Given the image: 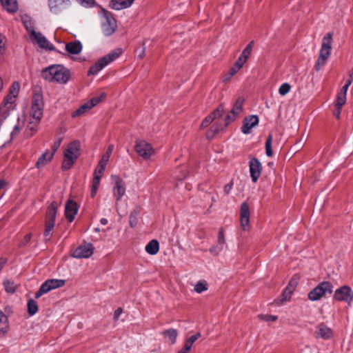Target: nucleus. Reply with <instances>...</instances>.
Masks as SVG:
<instances>
[{
  "label": "nucleus",
  "mask_w": 353,
  "mask_h": 353,
  "mask_svg": "<svg viewBox=\"0 0 353 353\" xmlns=\"http://www.w3.org/2000/svg\"><path fill=\"white\" fill-rule=\"evenodd\" d=\"M42 77L50 82L65 84L70 79V70L62 65H52L43 69Z\"/></svg>",
  "instance_id": "nucleus-3"
},
{
  "label": "nucleus",
  "mask_w": 353,
  "mask_h": 353,
  "mask_svg": "<svg viewBox=\"0 0 353 353\" xmlns=\"http://www.w3.org/2000/svg\"><path fill=\"white\" fill-rule=\"evenodd\" d=\"M351 84L350 83V82H346V83L343 86V88H341V90L339 93H341V94H347V90H348V88L349 86Z\"/></svg>",
  "instance_id": "nucleus-55"
},
{
  "label": "nucleus",
  "mask_w": 353,
  "mask_h": 353,
  "mask_svg": "<svg viewBox=\"0 0 353 353\" xmlns=\"http://www.w3.org/2000/svg\"><path fill=\"white\" fill-rule=\"evenodd\" d=\"M134 1V0H112L110 6L114 10H120L130 7Z\"/></svg>",
  "instance_id": "nucleus-23"
},
{
  "label": "nucleus",
  "mask_w": 353,
  "mask_h": 353,
  "mask_svg": "<svg viewBox=\"0 0 353 353\" xmlns=\"http://www.w3.org/2000/svg\"><path fill=\"white\" fill-rule=\"evenodd\" d=\"M19 84L17 82H14L10 91V94L17 96L19 92Z\"/></svg>",
  "instance_id": "nucleus-50"
},
{
  "label": "nucleus",
  "mask_w": 353,
  "mask_h": 353,
  "mask_svg": "<svg viewBox=\"0 0 353 353\" xmlns=\"http://www.w3.org/2000/svg\"><path fill=\"white\" fill-rule=\"evenodd\" d=\"M130 224L131 227H134L135 225L137 224L136 217L134 216L132 214H131L130 216Z\"/></svg>",
  "instance_id": "nucleus-57"
},
{
  "label": "nucleus",
  "mask_w": 353,
  "mask_h": 353,
  "mask_svg": "<svg viewBox=\"0 0 353 353\" xmlns=\"http://www.w3.org/2000/svg\"><path fill=\"white\" fill-rule=\"evenodd\" d=\"M65 283L63 279H48L42 283L39 290L35 294V298L39 299L43 294L49 292L50 291L63 287Z\"/></svg>",
  "instance_id": "nucleus-8"
},
{
  "label": "nucleus",
  "mask_w": 353,
  "mask_h": 353,
  "mask_svg": "<svg viewBox=\"0 0 353 353\" xmlns=\"http://www.w3.org/2000/svg\"><path fill=\"white\" fill-rule=\"evenodd\" d=\"M31 39L36 41L40 48L53 50V46L46 39V38L41 33L37 32H32V34L30 36Z\"/></svg>",
  "instance_id": "nucleus-19"
},
{
  "label": "nucleus",
  "mask_w": 353,
  "mask_h": 353,
  "mask_svg": "<svg viewBox=\"0 0 353 353\" xmlns=\"http://www.w3.org/2000/svg\"><path fill=\"white\" fill-rule=\"evenodd\" d=\"M224 107L223 105H220L214 110L211 114L207 116L202 121L201 124V128H205L208 127L214 120H221L224 113Z\"/></svg>",
  "instance_id": "nucleus-15"
},
{
  "label": "nucleus",
  "mask_w": 353,
  "mask_h": 353,
  "mask_svg": "<svg viewBox=\"0 0 353 353\" xmlns=\"http://www.w3.org/2000/svg\"><path fill=\"white\" fill-rule=\"evenodd\" d=\"M243 103L244 99L241 97H238L230 112L223 119L216 121L212 125L207 132V137L208 139L212 138L216 134L223 131L230 123L233 122L242 112Z\"/></svg>",
  "instance_id": "nucleus-2"
},
{
  "label": "nucleus",
  "mask_w": 353,
  "mask_h": 353,
  "mask_svg": "<svg viewBox=\"0 0 353 353\" xmlns=\"http://www.w3.org/2000/svg\"><path fill=\"white\" fill-rule=\"evenodd\" d=\"M23 22L24 26L30 34V36L32 34V32H35L34 29V24L31 19H28V17H23Z\"/></svg>",
  "instance_id": "nucleus-42"
},
{
  "label": "nucleus",
  "mask_w": 353,
  "mask_h": 353,
  "mask_svg": "<svg viewBox=\"0 0 353 353\" xmlns=\"http://www.w3.org/2000/svg\"><path fill=\"white\" fill-rule=\"evenodd\" d=\"M333 299L350 305L353 301V291L347 285L341 286L334 291Z\"/></svg>",
  "instance_id": "nucleus-9"
},
{
  "label": "nucleus",
  "mask_w": 353,
  "mask_h": 353,
  "mask_svg": "<svg viewBox=\"0 0 353 353\" xmlns=\"http://www.w3.org/2000/svg\"><path fill=\"white\" fill-rule=\"evenodd\" d=\"M101 179V178L99 177L98 176H94V177H93L92 185H91V193H90V196L92 198L94 197L95 195L97 194L98 188L100 185Z\"/></svg>",
  "instance_id": "nucleus-39"
},
{
  "label": "nucleus",
  "mask_w": 353,
  "mask_h": 353,
  "mask_svg": "<svg viewBox=\"0 0 353 353\" xmlns=\"http://www.w3.org/2000/svg\"><path fill=\"white\" fill-rule=\"evenodd\" d=\"M341 114V109L337 108V111L334 113L336 118L339 119Z\"/></svg>",
  "instance_id": "nucleus-61"
},
{
  "label": "nucleus",
  "mask_w": 353,
  "mask_h": 353,
  "mask_svg": "<svg viewBox=\"0 0 353 353\" xmlns=\"http://www.w3.org/2000/svg\"><path fill=\"white\" fill-rule=\"evenodd\" d=\"M76 1L85 8L93 7L95 4L94 0H76Z\"/></svg>",
  "instance_id": "nucleus-47"
},
{
  "label": "nucleus",
  "mask_w": 353,
  "mask_h": 353,
  "mask_svg": "<svg viewBox=\"0 0 353 353\" xmlns=\"http://www.w3.org/2000/svg\"><path fill=\"white\" fill-rule=\"evenodd\" d=\"M208 290V283L205 280L199 281L194 287V290L198 293L201 294L205 291Z\"/></svg>",
  "instance_id": "nucleus-38"
},
{
  "label": "nucleus",
  "mask_w": 353,
  "mask_h": 353,
  "mask_svg": "<svg viewBox=\"0 0 353 353\" xmlns=\"http://www.w3.org/2000/svg\"><path fill=\"white\" fill-rule=\"evenodd\" d=\"M31 239V234H28L25 236V241L28 242Z\"/></svg>",
  "instance_id": "nucleus-60"
},
{
  "label": "nucleus",
  "mask_w": 353,
  "mask_h": 353,
  "mask_svg": "<svg viewBox=\"0 0 353 353\" xmlns=\"http://www.w3.org/2000/svg\"><path fill=\"white\" fill-rule=\"evenodd\" d=\"M55 222L51 221H46L45 230H44V238L46 241H48L52 235V230L54 227Z\"/></svg>",
  "instance_id": "nucleus-35"
},
{
  "label": "nucleus",
  "mask_w": 353,
  "mask_h": 353,
  "mask_svg": "<svg viewBox=\"0 0 353 353\" xmlns=\"http://www.w3.org/2000/svg\"><path fill=\"white\" fill-rule=\"evenodd\" d=\"M5 184V181H0V190L1 189V188L3 186V185Z\"/></svg>",
  "instance_id": "nucleus-64"
},
{
  "label": "nucleus",
  "mask_w": 353,
  "mask_h": 353,
  "mask_svg": "<svg viewBox=\"0 0 353 353\" xmlns=\"http://www.w3.org/2000/svg\"><path fill=\"white\" fill-rule=\"evenodd\" d=\"M240 222L243 230L247 231L250 228V209L248 203L244 202L241 205Z\"/></svg>",
  "instance_id": "nucleus-16"
},
{
  "label": "nucleus",
  "mask_w": 353,
  "mask_h": 353,
  "mask_svg": "<svg viewBox=\"0 0 353 353\" xmlns=\"http://www.w3.org/2000/svg\"><path fill=\"white\" fill-rule=\"evenodd\" d=\"M145 252L150 254L154 255L158 253L159 250V243L157 240L150 241L145 248Z\"/></svg>",
  "instance_id": "nucleus-30"
},
{
  "label": "nucleus",
  "mask_w": 353,
  "mask_h": 353,
  "mask_svg": "<svg viewBox=\"0 0 353 353\" xmlns=\"http://www.w3.org/2000/svg\"><path fill=\"white\" fill-rule=\"evenodd\" d=\"M122 312H123V310H122V309H121V308H120V307H119V308H118V309H117V310L114 311V319L115 321H117V320L119 318V316H121V314H122Z\"/></svg>",
  "instance_id": "nucleus-54"
},
{
  "label": "nucleus",
  "mask_w": 353,
  "mask_h": 353,
  "mask_svg": "<svg viewBox=\"0 0 353 353\" xmlns=\"http://www.w3.org/2000/svg\"><path fill=\"white\" fill-rule=\"evenodd\" d=\"M314 335L316 339L330 340L333 337L334 332L332 328L324 323H321L316 327Z\"/></svg>",
  "instance_id": "nucleus-13"
},
{
  "label": "nucleus",
  "mask_w": 353,
  "mask_h": 353,
  "mask_svg": "<svg viewBox=\"0 0 353 353\" xmlns=\"http://www.w3.org/2000/svg\"><path fill=\"white\" fill-rule=\"evenodd\" d=\"M101 27L103 34L108 37L112 34L117 28V22L112 14L105 10L100 12Z\"/></svg>",
  "instance_id": "nucleus-6"
},
{
  "label": "nucleus",
  "mask_w": 353,
  "mask_h": 353,
  "mask_svg": "<svg viewBox=\"0 0 353 353\" xmlns=\"http://www.w3.org/2000/svg\"><path fill=\"white\" fill-rule=\"evenodd\" d=\"M232 187H233L232 181H230V183L225 185V186L223 188V190H224L225 193L228 194L230 192V191L232 190Z\"/></svg>",
  "instance_id": "nucleus-52"
},
{
  "label": "nucleus",
  "mask_w": 353,
  "mask_h": 353,
  "mask_svg": "<svg viewBox=\"0 0 353 353\" xmlns=\"http://www.w3.org/2000/svg\"><path fill=\"white\" fill-rule=\"evenodd\" d=\"M332 291L333 285L331 283L322 282L308 294V299L312 301H318L327 294H331Z\"/></svg>",
  "instance_id": "nucleus-7"
},
{
  "label": "nucleus",
  "mask_w": 353,
  "mask_h": 353,
  "mask_svg": "<svg viewBox=\"0 0 353 353\" xmlns=\"http://www.w3.org/2000/svg\"><path fill=\"white\" fill-rule=\"evenodd\" d=\"M3 7L10 12H15L18 6L17 0H0Z\"/></svg>",
  "instance_id": "nucleus-32"
},
{
  "label": "nucleus",
  "mask_w": 353,
  "mask_h": 353,
  "mask_svg": "<svg viewBox=\"0 0 353 353\" xmlns=\"http://www.w3.org/2000/svg\"><path fill=\"white\" fill-rule=\"evenodd\" d=\"M80 147L81 145L79 141H74L68 144L63 154L64 159L62 163L63 170L70 169L74 163L80 155Z\"/></svg>",
  "instance_id": "nucleus-5"
},
{
  "label": "nucleus",
  "mask_w": 353,
  "mask_h": 353,
  "mask_svg": "<svg viewBox=\"0 0 353 353\" xmlns=\"http://www.w3.org/2000/svg\"><path fill=\"white\" fill-rule=\"evenodd\" d=\"M61 142H62L61 137L59 138L57 141H54L53 146H52V152H54V154L55 153V152L57 150V149L61 145Z\"/></svg>",
  "instance_id": "nucleus-51"
},
{
  "label": "nucleus",
  "mask_w": 353,
  "mask_h": 353,
  "mask_svg": "<svg viewBox=\"0 0 353 353\" xmlns=\"http://www.w3.org/2000/svg\"><path fill=\"white\" fill-rule=\"evenodd\" d=\"M352 81H353V68H352V72L350 74L349 79L347 81V82H350V83L351 84L352 83Z\"/></svg>",
  "instance_id": "nucleus-58"
},
{
  "label": "nucleus",
  "mask_w": 353,
  "mask_h": 353,
  "mask_svg": "<svg viewBox=\"0 0 353 353\" xmlns=\"http://www.w3.org/2000/svg\"><path fill=\"white\" fill-rule=\"evenodd\" d=\"M100 222H101V223L102 225H106V224L108 223V219H105V218H102V219H101Z\"/></svg>",
  "instance_id": "nucleus-59"
},
{
  "label": "nucleus",
  "mask_w": 353,
  "mask_h": 353,
  "mask_svg": "<svg viewBox=\"0 0 353 353\" xmlns=\"http://www.w3.org/2000/svg\"><path fill=\"white\" fill-rule=\"evenodd\" d=\"M272 134H269L265 142V154L268 157H272L273 155V152L272 150Z\"/></svg>",
  "instance_id": "nucleus-41"
},
{
  "label": "nucleus",
  "mask_w": 353,
  "mask_h": 353,
  "mask_svg": "<svg viewBox=\"0 0 353 353\" xmlns=\"http://www.w3.org/2000/svg\"><path fill=\"white\" fill-rule=\"evenodd\" d=\"M163 335L166 339V341L170 344L173 345L176 343V338L178 336V332L175 329H170L165 330L163 332Z\"/></svg>",
  "instance_id": "nucleus-34"
},
{
  "label": "nucleus",
  "mask_w": 353,
  "mask_h": 353,
  "mask_svg": "<svg viewBox=\"0 0 353 353\" xmlns=\"http://www.w3.org/2000/svg\"><path fill=\"white\" fill-rule=\"evenodd\" d=\"M113 195L117 201H119L125 194L126 187L125 181L118 176L112 175Z\"/></svg>",
  "instance_id": "nucleus-10"
},
{
  "label": "nucleus",
  "mask_w": 353,
  "mask_h": 353,
  "mask_svg": "<svg viewBox=\"0 0 353 353\" xmlns=\"http://www.w3.org/2000/svg\"><path fill=\"white\" fill-rule=\"evenodd\" d=\"M8 316L0 310V336H4L9 330Z\"/></svg>",
  "instance_id": "nucleus-26"
},
{
  "label": "nucleus",
  "mask_w": 353,
  "mask_h": 353,
  "mask_svg": "<svg viewBox=\"0 0 353 353\" xmlns=\"http://www.w3.org/2000/svg\"><path fill=\"white\" fill-rule=\"evenodd\" d=\"M296 288L295 283L290 281L282 293L279 299L277 300L279 304H282L283 302L289 301L291 298L292 293Z\"/></svg>",
  "instance_id": "nucleus-22"
},
{
  "label": "nucleus",
  "mask_w": 353,
  "mask_h": 353,
  "mask_svg": "<svg viewBox=\"0 0 353 353\" xmlns=\"http://www.w3.org/2000/svg\"><path fill=\"white\" fill-rule=\"evenodd\" d=\"M78 209L79 207L75 201L72 200L67 201L65 206V215L69 222L73 221L78 212Z\"/></svg>",
  "instance_id": "nucleus-18"
},
{
  "label": "nucleus",
  "mask_w": 353,
  "mask_h": 353,
  "mask_svg": "<svg viewBox=\"0 0 353 353\" xmlns=\"http://www.w3.org/2000/svg\"><path fill=\"white\" fill-rule=\"evenodd\" d=\"M105 166H102L101 165L98 164V165L94 170V176H98L99 177L101 178L102 174L105 170Z\"/></svg>",
  "instance_id": "nucleus-49"
},
{
  "label": "nucleus",
  "mask_w": 353,
  "mask_h": 353,
  "mask_svg": "<svg viewBox=\"0 0 353 353\" xmlns=\"http://www.w3.org/2000/svg\"><path fill=\"white\" fill-rule=\"evenodd\" d=\"M217 243V245L212 246L210 249V252L212 254L216 255L218 254L221 251H222L226 245L223 230L222 228H221L219 231Z\"/></svg>",
  "instance_id": "nucleus-21"
},
{
  "label": "nucleus",
  "mask_w": 353,
  "mask_h": 353,
  "mask_svg": "<svg viewBox=\"0 0 353 353\" xmlns=\"http://www.w3.org/2000/svg\"><path fill=\"white\" fill-rule=\"evenodd\" d=\"M245 63L246 62L243 61L242 59L238 58L234 65L230 69L228 74H225L224 80L228 81L234 74H236L237 72L243 68Z\"/></svg>",
  "instance_id": "nucleus-24"
},
{
  "label": "nucleus",
  "mask_w": 353,
  "mask_h": 353,
  "mask_svg": "<svg viewBox=\"0 0 353 353\" xmlns=\"http://www.w3.org/2000/svg\"><path fill=\"white\" fill-rule=\"evenodd\" d=\"M4 287L6 290L9 293H13L15 292L16 285L13 282L6 281L4 282Z\"/></svg>",
  "instance_id": "nucleus-46"
},
{
  "label": "nucleus",
  "mask_w": 353,
  "mask_h": 353,
  "mask_svg": "<svg viewBox=\"0 0 353 353\" xmlns=\"http://www.w3.org/2000/svg\"><path fill=\"white\" fill-rule=\"evenodd\" d=\"M94 248L92 243H83L72 252V256L77 259L89 258L93 254Z\"/></svg>",
  "instance_id": "nucleus-12"
},
{
  "label": "nucleus",
  "mask_w": 353,
  "mask_h": 353,
  "mask_svg": "<svg viewBox=\"0 0 353 353\" xmlns=\"http://www.w3.org/2000/svg\"><path fill=\"white\" fill-rule=\"evenodd\" d=\"M106 97V94L105 92H102L99 96H96L92 98L89 102L92 104V108L100 103L103 99H104Z\"/></svg>",
  "instance_id": "nucleus-43"
},
{
  "label": "nucleus",
  "mask_w": 353,
  "mask_h": 353,
  "mask_svg": "<svg viewBox=\"0 0 353 353\" xmlns=\"http://www.w3.org/2000/svg\"><path fill=\"white\" fill-rule=\"evenodd\" d=\"M113 148L114 147L112 145L108 146L106 152L103 154L98 164L101 165L102 166H106L112 153Z\"/></svg>",
  "instance_id": "nucleus-36"
},
{
  "label": "nucleus",
  "mask_w": 353,
  "mask_h": 353,
  "mask_svg": "<svg viewBox=\"0 0 353 353\" xmlns=\"http://www.w3.org/2000/svg\"><path fill=\"white\" fill-rule=\"evenodd\" d=\"M201 337V334L199 332H197L194 335L191 336L188 339L192 343H194L199 338Z\"/></svg>",
  "instance_id": "nucleus-53"
},
{
  "label": "nucleus",
  "mask_w": 353,
  "mask_h": 353,
  "mask_svg": "<svg viewBox=\"0 0 353 353\" xmlns=\"http://www.w3.org/2000/svg\"><path fill=\"white\" fill-rule=\"evenodd\" d=\"M291 85L288 83H283L279 88V93L281 96H285L290 92Z\"/></svg>",
  "instance_id": "nucleus-44"
},
{
  "label": "nucleus",
  "mask_w": 353,
  "mask_h": 353,
  "mask_svg": "<svg viewBox=\"0 0 353 353\" xmlns=\"http://www.w3.org/2000/svg\"><path fill=\"white\" fill-rule=\"evenodd\" d=\"M92 108V104L88 101L81 105L77 110L72 112V117H81Z\"/></svg>",
  "instance_id": "nucleus-31"
},
{
  "label": "nucleus",
  "mask_w": 353,
  "mask_h": 353,
  "mask_svg": "<svg viewBox=\"0 0 353 353\" xmlns=\"http://www.w3.org/2000/svg\"><path fill=\"white\" fill-rule=\"evenodd\" d=\"M259 318L264 321H276L278 319L276 316L269 314H259Z\"/></svg>",
  "instance_id": "nucleus-48"
},
{
  "label": "nucleus",
  "mask_w": 353,
  "mask_h": 353,
  "mask_svg": "<svg viewBox=\"0 0 353 353\" xmlns=\"http://www.w3.org/2000/svg\"><path fill=\"white\" fill-rule=\"evenodd\" d=\"M189 352L188 351H186L185 349H182L180 351H179L178 353H188Z\"/></svg>",
  "instance_id": "nucleus-63"
},
{
  "label": "nucleus",
  "mask_w": 353,
  "mask_h": 353,
  "mask_svg": "<svg viewBox=\"0 0 353 353\" xmlns=\"http://www.w3.org/2000/svg\"><path fill=\"white\" fill-rule=\"evenodd\" d=\"M135 151L144 159H150L154 154V150L152 145L146 141L141 140L136 142Z\"/></svg>",
  "instance_id": "nucleus-11"
},
{
  "label": "nucleus",
  "mask_w": 353,
  "mask_h": 353,
  "mask_svg": "<svg viewBox=\"0 0 353 353\" xmlns=\"http://www.w3.org/2000/svg\"><path fill=\"white\" fill-rule=\"evenodd\" d=\"M38 311V305L35 301L31 299L28 302V312L30 315L35 314Z\"/></svg>",
  "instance_id": "nucleus-40"
},
{
  "label": "nucleus",
  "mask_w": 353,
  "mask_h": 353,
  "mask_svg": "<svg viewBox=\"0 0 353 353\" xmlns=\"http://www.w3.org/2000/svg\"><path fill=\"white\" fill-rule=\"evenodd\" d=\"M192 345H193V343H192L190 341H188V339H187L185 341V345H184L183 349H185L186 351L190 352Z\"/></svg>",
  "instance_id": "nucleus-56"
},
{
  "label": "nucleus",
  "mask_w": 353,
  "mask_h": 353,
  "mask_svg": "<svg viewBox=\"0 0 353 353\" xmlns=\"http://www.w3.org/2000/svg\"><path fill=\"white\" fill-rule=\"evenodd\" d=\"M54 156V152H50L49 151L45 152L39 158L36 167L37 168H41L46 165L48 162L51 161Z\"/></svg>",
  "instance_id": "nucleus-27"
},
{
  "label": "nucleus",
  "mask_w": 353,
  "mask_h": 353,
  "mask_svg": "<svg viewBox=\"0 0 353 353\" xmlns=\"http://www.w3.org/2000/svg\"><path fill=\"white\" fill-rule=\"evenodd\" d=\"M58 204L56 202H52L48 207L46 212V221H51L55 222V218L57 212Z\"/></svg>",
  "instance_id": "nucleus-29"
},
{
  "label": "nucleus",
  "mask_w": 353,
  "mask_h": 353,
  "mask_svg": "<svg viewBox=\"0 0 353 353\" xmlns=\"http://www.w3.org/2000/svg\"><path fill=\"white\" fill-rule=\"evenodd\" d=\"M105 66L106 64L104 63V61H102V59L101 58L92 66L90 67L88 72V74L95 75Z\"/></svg>",
  "instance_id": "nucleus-33"
},
{
  "label": "nucleus",
  "mask_w": 353,
  "mask_h": 353,
  "mask_svg": "<svg viewBox=\"0 0 353 353\" xmlns=\"http://www.w3.org/2000/svg\"><path fill=\"white\" fill-rule=\"evenodd\" d=\"M66 51L71 54H78L82 50V45L80 41H74L65 45Z\"/></svg>",
  "instance_id": "nucleus-25"
},
{
  "label": "nucleus",
  "mask_w": 353,
  "mask_h": 353,
  "mask_svg": "<svg viewBox=\"0 0 353 353\" xmlns=\"http://www.w3.org/2000/svg\"><path fill=\"white\" fill-rule=\"evenodd\" d=\"M43 101L39 94L34 95L30 108V115H21L18 118L17 123L11 132V137H17L20 130L25 127V134L27 137L32 136L37 130L43 115Z\"/></svg>",
  "instance_id": "nucleus-1"
},
{
  "label": "nucleus",
  "mask_w": 353,
  "mask_h": 353,
  "mask_svg": "<svg viewBox=\"0 0 353 353\" xmlns=\"http://www.w3.org/2000/svg\"><path fill=\"white\" fill-rule=\"evenodd\" d=\"M70 5V0H48L49 9L52 13L55 14L69 8Z\"/></svg>",
  "instance_id": "nucleus-14"
},
{
  "label": "nucleus",
  "mask_w": 353,
  "mask_h": 353,
  "mask_svg": "<svg viewBox=\"0 0 353 353\" xmlns=\"http://www.w3.org/2000/svg\"><path fill=\"white\" fill-rule=\"evenodd\" d=\"M259 123V118L256 115H251L246 117L243 120V123L241 127V132L243 134H249L251 130Z\"/></svg>",
  "instance_id": "nucleus-20"
},
{
  "label": "nucleus",
  "mask_w": 353,
  "mask_h": 353,
  "mask_svg": "<svg viewBox=\"0 0 353 353\" xmlns=\"http://www.w3.org/2000/svg\"><path fill=\"white\" fill-rule=\"evenodd\" d=\"M332 33H327L322 39L319 58L315 64L316 70L322 69L326 64L332 51Z\"/></svg>",
  "instance_id": "nucleus-4"
},
{
  "label": "nucleus",
  "mask_w": 353,
  "mask_h": 353,
  "mask_svg": "<svg viewBox=\"0 0 353 353\" xmlns=\"http://www.w3.org/2000/svg\"><path fill=\"white\" fill-rule=\"evenodd\" d=\"M345 102L346 95L341 93H339L336 103V108L341 109V107L345 103Z\"/></svg>",
  "instance_id": "nucleus-45"
},
{
  "label": "nucleus",
  "mask_w": 353,
  "mask_h": 353,
  "mask_svg": "<svg viewBox=\"0 0 353 353\" xmlns=\"http://www.w3.org/2000/svg\"><path fill=\"white\" fill-rule=\"evenodd\" d=\"M253 46H254V41H252L247 45V46L244 48V50H243L242 53L241 54V55L239 56V58L242 59L243 61L246 62L248 57L251 54V52H252V48H253Z\"/></svg>",
  "instance_id": "nucleus-37"
},
{
  "label": "nucleus",
  "mask_w": 353,
  "mask_h": 353,
  "mask_svg": "<svg viewBox=\"0 0 353 353\" xmlns=\"http://www.w3.org/2000/svg\"><path fill=\"white\" fill-rule=\"evenodd\" d=\"M144 53H145V50L143 49L141 53H140V54L139 55V58H142L144 55Z\"/></svg>",
  "instance_id": "nucleus-62"
},
{
  "label": "nucleus",
  "mask_w": 353,
  "mask_h": 353,
  "mask_svg": "<svg viewBox=\"0 0 353 353\" xmlns=\"http://www.w3.org/2000/svg\"><path fill=\"white\" fill-rule=\"evenodd\" d=\"M250 176L253 182H256L261 176L262 165L260 161L253 158L250 160L249 163Z\"/></svg>",
  "instance_id": "nucleus-17"
},
{
  "label": "nucleus",
  "mask_w": 353,
  "mask_h": 353,
  "mask_svg": "<svg viewBox=\"0 0 353 353\" xmlns=\"http://www.w3.org/2000/svg\"><path fill=\"white\" fill-rule=\"evenodd\" d=\"M122 53V50L121 48H117L112 51H111L110 53H108L107 55L103 57L102 61H104V63L107 65H108L110 63L114 61L115 59H117Z\"/></svg>",
  "instance_id": "nucleus-28"
}]
</instances>
